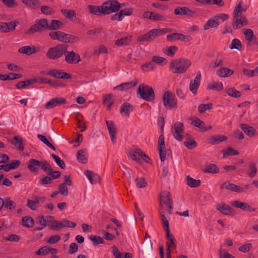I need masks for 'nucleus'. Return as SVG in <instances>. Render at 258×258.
I'll use <instances>...</instances> for the list:
<instances>
[{
    "label": "nucleus",
    "mask_w": 258,
    "mask_h": 258,
    "mask_svg": "<svg viewBox=\"0 0 258 258\" xmlns=\"http://www.w3.org/2000/svg\"><path fill=\"white\" fill-rule=\"evenodd\" d=\"M52 225L50 226V228L52 230H59L61 228H64V225L62 221L57 220H53L51 222Z\"/></svg>",
    "instance_id": "50"
},
{
    "label": "nucleus",
    "mask_w": 258,
    "mask_h": 258,
    "mask_svg": "<svg viewBox=\"0 0 258 258\" xmlns=\"http://www.w3.org/2000/svg\"><path fill=\"white\" fill-rule=\"evenodd\" d=\"M227 140V137L222 135L212 136L207 139V143L213 145H217L220 142L225 141Z\"/></svg>",
    "instance_id": "19"
},
{
    "label": "nucleus",
    "mask_w": 258,
    "mask_h": 258,
    "mask_svg": "<svg viewBox=\"0 0 258 258\" xmlns=\"http://www.w3.org/2000/svg\"><path fill=\"white\" fill-rule=\"evenodd\" d=\"M191 36H185L181 33H174L167 35V40L169 41L179 40L183 42H188L191 40Z\"/></svg>",
    "instance_id": "13"
},
{
    "label": "nucleus",
    "mask_w": 258,
    "mask_h": 258,
    "mask_svg": "<svg viewBox=\"0 0 258 258\" xmlns=\"http://www.w3.org/2000/svg\"><path fill=\"white\" fill-rule=\"evenodd\" d=\"M170 31L171 29L169 28L153 29L148 33L139 36L137 38V40L138 42H151L156 37Z\"/></svg>",
    "instance_id": "1"
},
{
    "label": "nucleus",
    "mask_w": 258,
    "mask_h": 258,
    "mask_svg": "<svg viewBox=\"0 0 258 258\" xmlns=\"http://www.w3.org/2000/svg\"><path fill=\"white\" fill-rule=\"evenodd\" d=\"M137 84V82L131 81L120 84L114 87V90H118L120 91H127L128 89L135 87Z\"/></svg>",
    "instance_id": "23"
},
{
    "label": "nucleus",
    "mask_w": 258,
    "mask_h": 258,
    "mask_svg": "<svg viewBox=\"0 0 258 258\" xmlns=\"http://www.w3.org/2000/svg\"><path fill=\"white\" fill-rule=\"evenodd\" d=\"M140 151H142L140 149H137L134 151H131L129 153V157L133 160L137 162L141 161V153Z\"/></svg>",
    "instance_id": "40"
},
{
    "label": "nucleus",
    "mask_w": 258,
    "mask_h": 258,
    "mask_svg": "<svg viewBox=\"0 0 258 258\" xmlns=\"http://www.w3.org/2000/svg\"><path fill=\"white\" fill-rule=\"evenodd\" d=\"M138 97L147 101H152L155 98L153 89L149 86L144 84H140L137 91Z\"/></svg>",
    "instance_id": "3"
},
{
    "label": "nucleus",
    "mask_w": 258,
    "mask_h": 258,
    "mask_svg": "<svg viewBox=\"0 0 258 258\" xmlns=\"http://www.w3.org/2000/svg\"><path fill=\"white\" fill-rule=\"evenodd\" d=\"M248 24L247 18L242 14L233 15L232 26L234 29L240 28Z\"/></svg>",
    "instance_id": "8"
},
{
    "label": "nucleus",
    "mask_w": 258,
    "mask_h": 258,
    "mask_svg": "<svg viewBox=\"0 0 258 258\" xmlns=\"http://www.w3.org/2000/svg\"><path fill=\"white\" fill-rule=\"evenodd\" d=\"M63 25L61 21L56 20H52L50 24H48V30H55L59 29Z\"/></svg>",
    "instance_id": "38"
},
{
    "label": "nucleus",
    "mask_w": 258,
    "mask_h": 258,
    "mask_svg": "<svg viewBox=\"0 0 258 258\" xmlns=\"http://www.w3.org/2000/svg\"><path fill=\"white\" fill-rule=\"evenodd\" d=\"M68 46L64 44H59L50 48L46 53L47 58L51 59H57L66 52Z\"/></svg>",
    "instance_id": "4"
},
{
    "label": "nucleus",
    "mask_w": 258,
    "mask_h": 258,
    "mask_svg": "<svg viewBox=\"0 0 258 258\" xmlns=\"http://www.w3.org/2000/svg\"><path fill=\"white\" fill-rule=\"evenodd\" d=\"M171 131L174 138L178 141H181L183 136L182 133L183 132V124L180 122H176L172 126Z\"/></svg>",
    "instance_id": "10"
},
{
    "label": "nucleus",
    "mask_w": 258,
    "mask_h": 258,
    "mask_svg": "<svg viewBox=\"0 0 258 258\" xmlns=\"http://www.w3.org/2000/svg\"><path fill=\"white\" fill-rule=\"evenodd\" d=\"M134 110L133 106L130 103L124 102L120 106V113H124L127 116H130V112Z\"/></svg>",
    "instance_id": "30"
},
{
    "label": "nucleus",
    "mask_w": 258,
    "mask_h": 258,
    "mask_svg": "<svg viewBox=\"0 0 258 258\" xmlns=\"http://www.w3.org/2000/svg\"><path fill=\"white\" fill-rule=\"evenodd\" d=\"M231 205L237 208L248 212H254L255 209L251 208L247 203L241 202L239 201H232L231 203Z\"/></svg>",
    "instance_id": "17"
},
{
    "label": "nucleus",
    "mask_w": 258,
    "mask_h": 258,
    "mask_svg": "<svg viewBox=\"0 0 258 258\" xmlns=\"http://www.w3.org/2000/svg\"><path fill=\"white\" fill-rule=\"evenodd\" d=\"M38 81L41 84H48L53 87L57 86L55 81H51L49 79L45 77H39L38 78Z\"/></svg>",
    "instance_id": "53"
},
{
    "label": "nucleus",
    "mask_w": 258,
    "mask_h": 258,
    "mask_svg": "<svg viewBox=\"0 0 258 258\" xmlns=\"http://www.w3.org/2000/svg\"><path fill=\"white\" fill-rule=\"evenodd\" d=\"M158 150L159 153L160 158L162 162H164L166 157V150L165 142L160 144L158 146Z\"/></svg>",
    "instance_id": "42"
},
{
    "label": "nucleus",
    "mask_w": 258,
    "mask_h": 258,
    "mask_svg": "<svg viewBox=\"0 0 258 258\" xmlns=\"http://www.w3.org/2000/svg\"><path fill=\"white\" fill-rule=\"evenodd\" d=\"M204 173H217L219 172V170L217 166L214 164H209L206 165L205 169H203Z\"/></svg>",
    "instance_id": "35"
},
{
    "label": "nucleus",
    "mask_w": 258,
    "mask_h": 258,
    "mask_svg": "<svg viewBox=\"0 0 258 258\" xmlns=\"http://www.w3.org/2000/svg\"><path fill=\"white\" fill-rule=\"evenodd\" d=\"M39 163V161L36 159L32 158L29 160L27 167L31 172H37L38 171L37 166H38Z\"/></svg>",
    "instance_id": "24"
},
{
    "label": "nucleus",
    "mask_w": 258,
    "mask_h": 258,
    "mask_svg": "<svg viewBox=\"0 0 258 258\" xmlns=\"http://www.w3.org/2000/svg\"><path fill=\"white\" fill-rule=\"evenodd\" d=\"M141 68L144 71H149L154 69L156 68V65L152 60L151 61L143 64Z\"/></svg>",
    "instance_id": "52"
},
{
    "label": "nucleus",
    "mask_w": 258,
    "mask_h": 258,
    "mask_svg": "<svg viewBox=\"0 0 258 258\" xmlns=\"http://www.w3.org/2000/svg\"><path fill=\"white\" fill-rule=\"evenodd\" d=\"M103 28L102 27H98L94 29H91L88 30L87 32V34L88 35H92L95 36L96 35H99V34H101L103 32Z\"/></svg>",
    "instance_id": "58"
},
{
    "label": "nucleus",
    "mask_w": 258,
    "mask_h": 258,
    "mask_svg": "<svg viewBox=\"0 0 258 258\" xmlns=\"http://www.w3.org/2000/svg\"><path fill=\"white\" fill-rule=\"evenodd\" d=\"M4 203L5 205H4V207L7 209L11 210H14L16 208V203L11 200L9 198H6V199L4 200Z\"/></svg>",
    "instance_id": "44"
},
{
    "label": "nucleus",
    "mask_w": 258,
    "mask_h": 258,
    "mask_svg": "<svg viewBox=\"0 0 258 258\" xmlns=\"http://www.w3.org/2000/svg\"><path fill=\"white\" fill-rule=\"evenodd\" d=\"M233 74V71L227 68H221L218 70L216 74L220 77H228Z\"/></svg>",
    "instance_id": "26"
},
{
    "label": "nucleus",
    "mask_w": 258,
    "mask_h": 258,
    "mask_svg": "<svg viewBox=\"0 0 258 258\" xmlns=\"http://www.w3.org/2000/svg\"><path fill=\"white\" fill-rule=\"evenodd\" d=\"M88 10L91 14L96 16L105 15L104 11L103 4L101 6H96L93 5H88Z\"/></svg>",
    "instance_id": "18"
},
{
    "label": "nucleus",
    "mask_w": 258,
    "mask_h": 258,
    "mask_svg": "<svg viewBox=\"0 0 258 258\" xmlns=\"http://www.w3.org/2000/svg\"><path fill=\"white\" fill-rule=\"evenodd\" d=\"M84 150H80L77 153V158L78 161L82 164H86L87 162V158L85 154Z\"/></svg>",
    "instance_id": "39"
},
{
    "label": "nucleus",
    "mask_w": 258,
    "mask_h": 258,
    "mask_svg": "<svg viewBox=\"0 0 258 258\" xmlns=\"http://www.w3.org/2000/svg\"><path fill=\"white\" fill-rule=\"evenodd\" d=\"M248 167V169L246 173L247 176L250 178L255 177L257 172L256 163L253 162H249Z\"/></svg>",
    "instance_id": "27"
},
{
    "label": "nucleus",
    "mask_w": 258,
    "mask_h": 258,
    "mask_svg": "<svg viewBox=\"0 0 258 258\" xmlns=\"http://www.w3.org/2000/svg\"><path fill=\"white\" fill-rule=\"evenodd\" d=\"M62 14L67 19L71 21H74V17L76 16L75 11L67 9H63L61 10Z\"/></svg>",
    "instance_id": "36"
},
{
    "label": "nucleus",
    "mask_w": 258,
    "mask_h": 258,
    "mask_svg": "<svg viewBox=\"0 0 258 258\" xmlns=\"http://www.w3.org/2000/svg\"><path fill=\"white\" fill-rule=\"evenodd\" d=\"M160 203L167 206V211L171 214L172 212L173 203L170 193L167 191L162 192L160 195Z\"/></svg>",
    "instance_id": "9"
},
{
    "label": "nucleus",
    "mask_w": 258,
    "mask_h": 258,
    "mask_svg": "<svg viewBox=\"0 0 258 258\" xmlns=\"http://www.w3.org/2000/svg\"><path fill=\"white\" fill-rule=\"evenodd\" d=\"M239 47H241V43L240 41L237 38L233 39L229 46V48L231 49H235L240 50Z\"/></svg>",
    "instance_id": "55"
},
{
    "label": "nucleus",
    "mask_w": 258,
    "mask_h": 258,
    "mask_svg": "<svg viewBox=\"0 0 258 258\" xmlns=\"http://www.w3.org/2000/svg\"><path fill=\"white\" fill-rule=\"evenodd\" d=\"M216 208L218 211L225 215L231 216L235 214V212L233 209L225 203L217 204Z\"/></svg>",
    "instance_id": "14"
},
{
    "label": "nucleus",
    "mask_w": 258,
    "mask_h": 258,
    "mask_svg": "<svg viewBox=\"0 0 258 258\" xmlns=\"http://www.w3.org/2000/svg\"><path fill=\"white\" fill-rule=\"evenodd\" d=\"M62 71H63L62 70L51 69L48 70L46 73V74L55 78L61 79Z\"/></svg>",
    "instance_id": "37"
},
{
    "label": "nucleus",
    "mask_w": 258,
    "mask_h": 258,
    "mask_svg": "<svg viewBox=\"0 0 258 258\" xmlns=\"http://www.w3.org/2000/svg\"><path fill=\"white\" fill-rule=\"evenodd\" d=\"M131 36L122 37L116 40L115 42V44L118 47L127 46L131 42Z\"/></svg>",
    "instance_id": "31"
},
{
    "label": "nucleus",
    "mask_w": 258,
    "mask_h": 258,
    "mask_svg": "<svg viewBox=\"0 0 258 258\" xmlns=\"http://www.w3.org/2000/svg\"><path fill=\"white\" fill-rule=\"evenodd\" d=\"M103 4L105 15L117 12L121 8V4L117 0H108Z\"/></svg>",
    "instance_id": "7"
},
{
    "label": "nucleus",
    "mask_w": 258,
    "mask_h": 258,
    "mask_svg": "<svg viewBox=\"0 0 258 258\" xmlns=\"http://www.w3.org/2000/svg\"><path fill=\"white\" fill-rule=\"evenodd\" d=\"M240 127L242 131L249 137H252L256 134V130L247 124L242 123Z\"/></svg>",
    "instance_id": "21"
},
{
    "label": "nucleus",
    "mask_w": 258,
    "mask_h": 258,
    "mask_svg": "<svg viewBox=\"0 0 258 258\" xmlns=\"http://www.w3.org/2000/svg\"><path fill=\"white\" fill-rule=\"evenodd\" d=\"M14 140L15 142H13V144L15 146V147L20 151H22L24 150V148L23 144V140L22 138L19 137L18 136H15L14 137Z\"/></svg>",
    "instance_id": "43"
},
{
    "label": "nucleus",
    "mask_w": 258,
    "mask_h": 258,
    "mask_svg": "<svg viewBox=\"0 0 258 258\" xmlns=\"http://www.w3.org/2000/svg\"><path fill=\"white\" fill-rule=\"evenodd\" d=\"M49 251L50 249L49 246H43L36 252V254L38 255H43L48 254Z\"/></svg>",
    "instance_id": "60"
},
{
    "label": "nucleus",
    "mask_w": 258,
    "mask_h": 258,
    "mask_svg": "<svg viewBox=\"0 0 258 258\" xmlns=\"http://www.w3.org/2000/svg\"><path fill=\"white\" fill-rule=\"evenodd\" d=\"M23 226L27 228H32L34 225L33 219L30 216H25L22 220Z\"/></svg>",
    "instance_id": "34"
},
{
    "label": "nucleus",
    "mask_w": 258,
    "mask_h": 258,
    "mask_svg": "<svg viewBox=\"0 0 258 258\" xmlns=\"http://www.w3.org/2000/svg\"><path fill=\"white\" fill-rule=\"evenodd\" d=\"M21 164V162L18 160L12 161L10 163L8 164L9 170H14L17 168Z\"/></svg>",
    "instance_id": "59"
},
{
    "label": "nucleus",
    "mask_w": 258,
    "mask_h": 258,
    "mask_svg": "<svg viewBox=\"0 0 258 258\" xmlns=\"http://www.w3.org/2000/svg\"><path fill=\"white\" fill-rule=\"evenodd\" d=\"M245 39L249 42H251L253 40H256V37L253 35V31L251 29H247L244 32Z\"/></svg>",
    "instance_id": "49"
},
{
    "label": "nucleus",
    "mask_w": 258,
    "mask_h": 258,
    "mask_svg": "<svg viewBox=\"0 0 258 258\" xmlns=\"http://www.w3.org/2000/svg\"><path fill=\"white\" fill-rule=\"evenodd\" d=\"M18 52L21 53L30 55L36 52V50L34 46H25L20 48L18 50Z\"/></svg>",
    "instance_id": "32"
},
{
    "label": "nucleus",
    "mask_w": 258,
    "mask_h": 258,
    "mask_svg": "<svg viewBox=\"0 0 258 258\" xmlns=\"http://www.w3.org/2000/svg\"><path fill=\"white\" fill-rule=\"evenodd\" d=\"M186 184L190 187H197L201 184V181L199 179H195L189 175L186 177Z\"/></svg>",
    "instance_id": "33"
},
{
    "label": "nucleus",
    "mask_w": 258,
    "mask_h": 258,
    "mask_svg": "<svg viewBox=\"0 0 258 258\" xmlns=\"http://www.w3.org/2000/svg\"><path fill=\"white\" fill-rule=\"evenodd\" d=\"M39 167L41 168V169L47 174V172L49 171L52 168L50 165V164L45 160L40 161H39Z\"/></svg>",
    "instance_id": "47"
},
{
    "label": "nucleus",
    "mask_w": 258,
    "mask_h": 258,
    "mask_svg": "<svg viewBox=\"0 0 258 258\" xmlns=\"http://www.w3.org/2000/svg\"><path fill=\"white\" fill-rule=\"evenodd\" d=\"M48 23L46 19H40L36 22L27 31V34H31L36 32L41 33L48 30Z\"/></svg>",
    "instance_id": "5"
},
{
    "label": "nucleus",
    "mask_w": 258,
    "mask_h": 258,
    "mask_svg": "<svg viewBox=\"0 0 258 258\" xmlns=\"http://www.w3.org/2000/svg\"><path fill=\"white\" fill-rule=\"evenodd\" d=\"M161 221L164 229L165 231L166 234H167L168 236H169L170 229H169V223L168 220L166 218L164 214H161Z\"/></svg>",
    "instance_id": "46"
},
{
    "label": "nucleus",
    "mask_w": 258,
    "mask_h": 258,
    "mask_svg": "<svg viewBox=\"0 0 258 258\" xmlns=\"http://www.w3.org/2000/svg\"><path fill=\"white\" fill-rule=\"evenodd\" d=\"M66 103L67 100L64 97H55L47 102L45 105V107L47 109H49L57 106L66 104Z\"/></svg>",
    "instance_id": "11"
},
{
    "label": "nucleus",
    "mask_w": 258,
    "mask_h": 258,
    "mask_svg": "<svg viewBox=\"0 0 258 258\" xmlns=\"http://www.w3.org/2000/svg\"><path fill=\"white\" fill-rule=\"evenodd\" d=\"M106 123L109 134L112 143H115L116 139V128L114 123L112 120H106Z\"/></svg>",
    "instance_id": "16"
},
{
    "label": "nucleus",
    "mask_w": 258,
    "mask_h": 258,
    "mask_svg": "<svg viewBox=\"0 0 258 258\" xmlns=\"http://www.w3.org/2000/svg\"><path fill=\"white\" fill-rule=\"evenodd\" d=\"M207 89L209 90L221 91L223 89V85L221 82H214L212 84H209L207 86Z\"/></svg>",
    "instance_id": "41"
},
{
    "label": "nucleus",
    "mask_w": 258,
    "mask_h": 258,
    "mask_svg": "<svg viewBox=\"0 0 258 258\" xmlns=\"http://www.w3.org/2000/svg\"><path fill=\"white\" fill-rule=\"evenodd\" d=\"M245 11L246 8H242L241 4L239 3L235 6L233 12V15H240V14H242V13L244 12Z\"/></svg>",
    "instance_id": "57"
},
{
    "label": "nucleus",
    "mask_w": 258,
    "mask_h": 258,
    "mask_svg": "<svg viewBox=\"0 0 258 258\" xmlns=\"http://www.w3.org/2000/svg\"><path fill=\"white\" fill-rule=\"evenodd\" d=\"M219 256L220 258H236L232 254L229 253L225 249L220 251Z\"/></svg>",
    "instance_id": "64"
},
{
    "label": "nucleus",
    "mask_w": 258,
    "mask_h": 258,
    "mask_svg": "<svg viewBox=\"0 0 258 258\" xmlns=\"http://www.w3.org/2000/svg\"><path fill=\"white\" fill-rule=\"evenodd\" d=\"M22 3L33 10L38 9L41 4L40 0H22Z\"/></svg>",
    "instance_id": "25"
},
{
    "label": "nucleus",
    "mask_w": 258,
    "mask_h": 258,
    "mask_svg": "<svg viewBox=\"0 0 258 258\" xmlns=\"http://www.w3.org/2000/svg\"><path fill=\"white\" fill-rule=\"evenodd\" d=\"M220 24L219 18L214 16L212 19L208 20L204 26V29L207 30L210 28H216Z\"/></svg>",
    "instance_id": "22"
},
{
    "label": "nucleus",
    "mask_w": 258,
    "mask_h": 258,
    "mask_svg": "<svg viewBox=\"0 0 258 258\" xmlns=\"http://www.w3.org/2000/svg\"><path fill=\"white\" fill-rule=\"evenodd\" d=\"M152 21H164L166 20L165 17L158 13L152 12Z\"/></svg>",
    "instance_id": "61"
},
{
    "label": "nucleus",
    "mask_w": 258,
    "mask_h": 258,
    "mask_svg": "<svg viewBox=\"0 0 258 258\" xmlns=\"http://www.w3.org/2000/svg\"><path fill=\"white\" fill-rule=\"evenodd\" d=\"M166 237L167 240L166 242V248H168V247L170 249H175L176 247V245L175 244L176 240L174 236L170 233V232H169V236H168L167 234L166 233Z\"/></svg>",
    "instance_id": "29"
},
{
    "label": "nucleus",
    "mask_w": 258,
    "mask_h": 258,
    "mask_svg": "<svg viewBox=\"0 0 258 258\" xmlns=\"http://www.w3.org/2000/svg\"><path fill=\"white\" fill-rule=\"evenodd\" d=\"M178 49V47L176 46H170L165 53L169 56L172 57L175 54V52Z\"/></svg>",
    "instance_id": "63"
},
{
    "label": "nucleus",
    "mask_w": 258,
    "mask_h": 258,
    "mask_svg": "<svg viewBox=\"0 0 258 258\" xmlns=\"http://www.w3.org/2000/svg\"><path fill=\"white\" fill-rule=\"evenodd\" d=\"M226 92L229 96H232L234 98H239L241 96L240 92L236 90L233 87L228 89L226 91Z\"/></svg>",
    "instance_id": "51"
},
{
    "label": "nucleus",
    "mask_w": 258,
    "mask_h": 258,
    "mask_svg": "<svg viewBox=\"0 0 258 258\" xmlns=\"http://www.w3.org/2000/svg\"><path fill=\"white\" fill-rule=\"evenodd\" d=\"M184 146L189 149H192L197 146V143L195 140L189 137H187L184 142Z\"/></svg>",
    "instance_id": "45"
},
{
    "label": "nucleus",
    "mask_w": 258,
    "mask_h": 258,
    "mask_svg": "<svg viewBox=\"0 0 258 258\" xmlns=\"http://www.w3.org/2000/svg\"><path fill=\"white\" fill-rule=\"evenodd\" d=\"M201 79V72L199 71L194 80H191L189 83V90L194 94H196L200 85Z\"/></svg>",
    "instance_id": "15"
},
{
    "label": "nucleus",
    "mask_w": 258,
    "mask_h": 258,
    "mask_svg": "<svg viewBox=\"0 0 258 258\" xmlns=\"http://www.w3.org/2000/svg\"><path fill=\"white\" fill-rule=\"evenodd\" d=\"M190 65L189 60L180 58L172 61L170 63V69L173 73L181 74L184 73Z\"/></svg>",
    "instance_id": "2"
},
{
    "label": "nucleus",
    "mask_w": 258,
    "mask_h": 258,
    "mask_svg": "<svg viewBox=\"0 0 258 258\" xmlns=\"http://www.w3.org/2000/svg\"><path fill=\"white\" fill-rule=\"evenodd\" d=\"M64 54L65 55L66 61L69 64H76L81 60L80 55L73 50L71 51H67V50Z\"/></svg>",
    "instance_id": "12"
},
{
    "label": "nucleus",
    "mask_w": 258,
    "mask_h": 258,
    "mask_svg": "<svg viewBox=\"0 0 258 258\" xmlns=\"http://www.w3.org/2000/svg\"><path fill=\"white\" fill-rule=\"evenodd\" d=\"M212 103L201 104L198 106V110L200 113H204L206 110L212 109Z\"/></svg>",
    "instance_id": "56"
},
{
    "label": "nucleus",
    "mask_w": 258,
    "mask_h": 258,
    "mask_svg": "<svg viewBox=\"0 0 258 258\" xmlns=\"http://www.w3.org/2000/svg\"><path fill=\"white\" fill-rule=\"evenodd\" d=\"M195 13L196 12L191 11L186 7H177L174 9V14L176 15L191 16Z\"/></svg>",
    "instance_id": "20"
},
{
    "label": "nucleus",
    "mask_w": 258,
    "mask_h": 258,
    "mask_svg": "<svg viewBox=\"0 0 258 258\" xmlns=\"http://www.w3.org/2000/svg\"><path fill=\"white\" fill-rule=\"evenodd\" d=\"M136 183L137 186L139 188L144 187L147 185L145 179L143 177L137 178L136 179Z\"/></svg>",
    "instance_id": "62"
},
{
    "label": "nucleus",
    "mask_w": 258,
    "mask_h": 258,
    "mask_svg": "<svg viewBox=\"0 0 258 258\" xmlns=\"http://www.w3.org/2000/svg\"><path fill=\"white\" fill-rule=\"evenodd\" d=\"M22 76V75L21 74H16L13 73H10L9 75L0 74V80L2 81L12 80L21 78Z\"/></svg>",
    "instance_id": "28"
},
{
    "label": "nucleus",
    "mask_w": 258,
    "mask_h": 258,
    "mask_svg": "<svg viewBox=\"0 0 258 258\" xmlns=\"http://www.w3.org/2000/svg\"><path fill=\"white\" fill-rule=\"evenodd\" d=\"M162 99L163 105L167 109L177 108V99L173 93L169 91L165 92Z\"/></svg>",
    "instance_id": "6"
},
{
    "label": "nucleus",
    "mask_w": 258,
    "mask_h": 258,
    "mask_svg": "<svg viewBox=\"0 0 258 258\" xmlns=\"http://www.w3.org/2000/svg\"><path fill=\"white\" fill-rule=\"evenodd\" d=\"M51 157L55 161L58 166H59L61 169H64L66 167V164L63 161H62L60 157L56 156L54 154H52Z\"/></svg>",
    "instance_id": "54"
},
{
    "label": "nucleus",
    "mask_w": 258,
    "mask_h": 258,
    "mask_svg": "<svg viewBox=\"0 0 258 258\" xmlns=\"http://www.w3.org/2000/svg\"><path fill=\"white\" fill-rule=\"evenodd\" d=\"M89 239L92 241L94 245L104 243V241L103 238L99 236L91 235L89 237Z\"/></svg>",
    "instance_id": "48"
}]
</instances>
